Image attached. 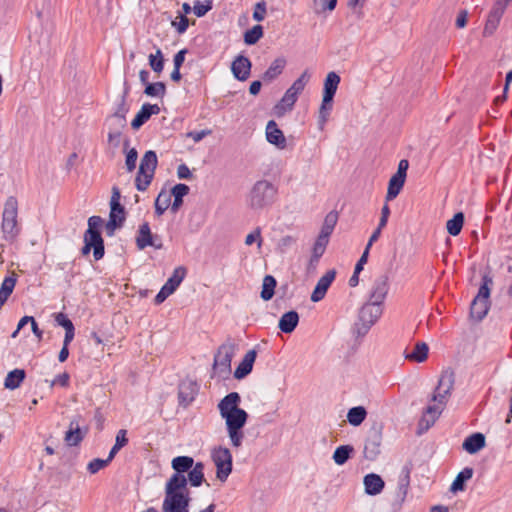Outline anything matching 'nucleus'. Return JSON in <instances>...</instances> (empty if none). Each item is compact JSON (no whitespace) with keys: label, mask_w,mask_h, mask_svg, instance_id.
<instances>
[{"label":"nucleus","mask_w":512,"mask_h":512,"mask_svg":"<svg viewBox=\"0 0 512 512\" xmlns=\"http://www.w3.org/2000/svg\"><path fill=\"white\" fill-rule=\"evenodd\" d=\"M241 397L237 392H230L218 403L220 416L225 420L226 429L233 447H240L244 439L242 431L248 413L239 407Z\"/></svg>","instance_id":"obj_1"},{"label":"nucleus","mask_w":512,"mask_h":512,"mask_svg":"<svg viewBox=\"0 0 512 512\" xmlns=\"http://www.w3.org/2000/svg\"><path fill=\"white\" fill-rule=\"evenodd\" d=\"M190 496L187 479L171 476L165 485L163 512H189Z\"/></svg>","instance_id":"obj_2"},{"label":"nucleus","mask_w":512,"mask_h":512,"mask_svg":"<svg viewBox=\"0 0 512 512\" xmlns=\"http://www.w3.org/2000/svg\"><path fill=\"white\" fill-rule=\"evenodd\" d=\"M102 224L103 219L100 216H91L88 219V229L84 233V245L81 253L88 255L93 250L95 261L101 260L105 254L104 240L100 233Z\"/></svg>","instance_id":"obj_3"},{"label":"nucleus","mask_w":512,"mask_h":512,"mask_svg":"<svg viewBox=\"0 0 512 512\" xmlns=\"http://www.w3.org/2000/svg\"><path fill=\"white\" fill-rule=\"evenodd\" d=\"M278 188L272 182L262 179L256 181L247 197L248 206L253 210H261L271 206L277 197Z\"/></svg>","instance_id":"obj_4"},{"label":"nucleus","mask_w":512,"mask_h":512,"mask_svg":"<svg viewBox=\"0 0 512 512\" xmlns=\"http://www.w3.org/2000/svg\"><path fill=\"white\" fill-rule=\"evenodd\" d=\"M236 352V344L232 339H227L219 346L214 355L211 377L226 380L231 375V362Z\"/></svg>","instance_id":"obj_5"},{"label":"nucleus","mask_w":512,"mask_h":512,"mask_svg":"<svg viewBox=\"0 0 512 512\" xmlns=\"http://www.w3.org/2000/svg\"><path fill=\"white\" fill-rule=\"evenodd\" d=\"M310 73L305 70L286 90L280 101L274 106V112L278 117L283 116L286 112L291 111L310 80Z\"/></svg>","instance_id":"obj_6"},{"label":"nucleus","mask_w":512,"mask_h":512,"mask_svg":"<svg viewBox=\"0 0 512 512\" xmlns=\"http://www.w3.org/2000/svg\"><path fill=\"white\" fill-rule=\"evenodd\" d=\"M383 313L382 306L368 301L359 310L352 332L356 338L364 337Z\"/></svg>","instance_id":"obj_7"},{"label":"nucleus","mask_w":512,"mask_h":512,"mask_svg":"<svg viewBox=\"0 0 512 512\" xmlns=\"http://www.w3.org/2000/svg\"><path fill=\"white\" fill-rule=\"evenodd\" d=\"M17 217L18 201L16 197L10 196L5 201L1 223L3 237L7 241H13L20 232Z\"/></svg>","instance_id":"obj_8"},{"label":"nucleus","mask_w":512,"mask_h":512,"mask_svg":"<svg viewBox=\"0 0 512 512\" xmlns=\"http://www.w3.org/2000/svg\"><path fill=\"white\" fill-rule=\"evenodd\" d=\"M211 458L216 466V477L225 482L232 472L233 459L230 450L223 446L212 449Z\"/></svg>","instance_id":"obj_9"},{"label":"nucleus","mask_w":512,"mask_h":512,"mask_svg":"<svg viewBox=\"0 0 512 512\" xmlns=\"http://www.w3.org/2000/svg\"><path fill=\"white\" fill-rule=\"evenodd\" d=\"M199 384L192 379H184L178 385L179 406L187 408L196 399L199 393Z\"/></svg>","instance_id":"obj_10"},{"label":"nucleus","mask_w":512,"mask_h":512,"mask_svg":"<svg viewBox=\"0 0 512 512\" xmlns=\"http://www.w3.org/2000/svg\"><path fill=\"white\" fill-rule=\"evenodd\" d=\"M454 385V373L452 371H445L442 373L438 385L435 388V392L433 394L432 400L435 402H439L440 404H445L447 401V397L450 395V392Z\"/></svg>","instance_id":"obj_11"},{"label":"nucleus","mask_w":512,"mask_h":512,"mask_svg":"<svg viewBox=\"0 0 512 512\" xmlns=\"http://www.w3.org/2000/svg\"><path fill=\"white\" fill-rule=\"evenodd\" d=\"M389 291V278L386 274H381L375 278L370 293L369 301L380 306L383 305Z\"/></svg>","instance_id":"obj_12"},{"label":"nucleus","mask_w":512,"mask_h":512,"mask_svg":"<svg viewBox=\"0 0 512 512\" xmlns=\"http://www.w3.org/2000/svg\"><path fill=\"white\" fill-rule=\"evenodd\" d=\"M252 63L248 57L238 55L231 64L233 76L239 81H246L251 72Z\"/></svg>","instance_id":"obj_13"},{"label":"nucleus","mask_w":512,"mask_h":512,"mask_svg":"<svg viewBox=\"0 0 512 512\" xmlns=\"http://www.w3.org/2000/svg\"><path fill=\"white\" fill-rule=\"evenodd\" d=\"M336 272L335 270H329L327 271L323 276L320 277L318 280L312 294H311V301L312 302H319L322 300L330 287L331 283L335 279Z\"/></svg>","instance_id":"obj_14"},{"label":"nucleus","mask_w":512,"mask_h":512,"mask_svg":"<svg viewBox=\"0 0 512 512\" xmlns=\"http://www.w3.org/2000/svg\"><path fill=\"white\" fill-rule=\"evenodd\" d=\"M159 113L160 107L157 104L144 103L131 122L132 129L138 130L150 119L152 115H157Z\"/></svg>","instance_id":"obj_15"},{"label":"nucleus","mask_w":512,"mask_h":512,"mask_svg":"<svg viewBox=\"0 0 512 512\" xmlns=\"http://www.w3.org/2000/svg\"><path fill=\"white\" fill-rule=\"evenodd\" d=\"M506 8H507L506 6H504L501 2L496 0L491 11L489 12V15L487 17V21H486V24L484 27V33L486 35H490L496 30Z\"/></svg>","instance_id":"obj_16"},{"label":"nucleus","mask_w":512,"mask_h":512,"mask_svg":"<svg viewBox=\"0 0 512 512\" xmlns=\"http://www.w3.org/2000/svg\"><path fill=\"white\" fill-rule=\"evenodd\" d=\"M125 219V208H110L109 219L105 224L107 236H113L115 230L123 226Z\"/></svg>","instance_id":"obj_17"},{"label":"nucleus","mask_w":512,"mask_h":512,"mask_svg":"<svg viewBox=\"0 0 512 512\" xmlns=\"http://www.w3.org/2000/svg\"><path fill=\"white\" fill-rule=\"evenodd\" d=\"M266 139L270 144L275 145L279 149L286 147V138L274 120L268 121L266 125Z\"/></svg>","instance_id":"obj_18"},{"label":"nucleus","mask_w":512,"mask_h":512,"mask_svg":"<svg viewBox=\"0 0 512 512\" xmlns=\"http://www.w3.org/2000/svg\"><path fill=\"white\" fill-rule=\"evenodd\" d=\"M382 441L381 433L372 432L366 439L364 445V457L368 460H374L380 454V445Z\"/></svg>","instance_id":"obj_19"},{"label":"nucleus","mask_w":512,"mask_h":512,"mask_svg":"<svg viewBox=\"0 0 512 512\" xmlns=\"http://www.w3.org/2000/svg\"><path fill=\"white\" fill-rule=\"evenodd\" d=\"M136 245L138 249L143 250L148 246H153L156 249L162 248V244H156L153 241L151 229L148 222H144L139 226L138 235L136 237Z\"/></svg>","instance_id":"obj_20"},{"label":"nucleus","mask_w":512,"mask_h":512,"mask_svg":"<svg viewBox=\"0 0 512 512\" xmlns=\"http://www.w3.org/2000/svg\"><path fill=\"white\" fill-rule=\"evenodd\" d=\"M256 356H257V352L255 349L249 350L244 355L242 361L239 363V365L237 366V368L234 371V377L236 379H238V380L243 379L248 374L251 373Z\"/></svg>","instance_id":"obj_21"},{"label":"nucleus","mask_w":512,"mask_h":512,"mask_svg":"<svg viewBox=\"0 0 512 512\" xmlns=\"http://www.w3.org/2000/svg\"><path fill=\"white\" fill-rule=\"evenodd\" d=\"M363 484L365 487V493L371 496L380 494L385 486L383 479L375 473L365 475Z\"/></svg>","instance_id":"obj_22"},{"label":"nucleus","mask_w":512,"mask_h":512,"mask_svg":"<svg viewBox=\"0 0 512 512\" xmlns=\"http://www.w3.org/2000/svg\"><path fill=\"white\" fill-rule=\"evenodd\" d=\"M444 405L445 404H440L439 402H437V404L429 405L426 408L425 414L421 418L419 425L424 427L425 430L429 429L441 415Z\"/></svg>","instance_id":"obj_23"},{"label":"nucleus","mask_w":512,"mask_h":512,"mask_svg":"<svg viewBox=\"0 0 512 512\" xmlns=\"http://www.w3.org/2000/svg\"><path fill=\"white\" fill-rule=\"evenodd\" d=\"M195 464L194 459L190 456H177L172 462V469L175 471L171 476H180V478H186L184 473L188 472Z\"/></svg>","instance_id":"obj_24"},{"label":"nucleus","mask_w":512,"mask_h":512,"mask_svg":"<svg viewBox=\"0 0 512 512\" xmlns=\"http://www.w3.org/2000/svg\"><path fill=\"white\" fill-rule=\"evenodd\" d=\"M485 446V436L482 433L476 432L468 436L463 444L462 448L469 454H475Z\"/></svg>","instance_id":"obj_25"},{"label":"nucleus","mask_w":512,"mask_h":512,"mask_svg":"<svg viewBox=\"0 0 512 512\" xmlns=\"http://www.w3.org/2000/svg\"><path fill=\"white\" fill-rule=\"evenodd\" d=\"M127 94L128 90H125L124 93L120 96L118 102L115 104V109L113 112V117L117 119L118 126L120 128H124L126 126V115L129 111V106L126 101Z\"/></svg>","instance_id":"obj_26"},{"label":"nucleus","mask_w":512,"mask_h":512,"mask_svg":"<svg viewBox=\"0 0 512 512\" xmlns=\"http://www.w3.org/2000/svg\"><path fill=\"white\" fill-rule=\"evenodd\" d=\"M299 323V315L296 311L291 310L284 313L280 320L278 327L283 333H292Z\"/></svg>","instance_id":"obj_27"},{"label":"nucleus","mask_w":512,"mask_h":512,"mask_svg":"<svg viewBox=\"0 0 512 512\" xmlns=\"http://www.w3.org/2000/svg\"><path fill=\"white\" fill-rule=\"evenodd\" d=\"M490 300L474 298L470 306V315L476 321H481L487 315Z\"/></svg>","instance_id":"obj_28"},{"label":"nucleus","mask_w":512,"mask_h":512,"mask_svg":"<svg viewBox=\"0 0 512 512\" xmlns=\"http://www.w3.org/2000/svg\"><path fill=\"white\" fill-rule=\"evenodd\" d=\"M84 438L77 419L70 421L69 429L65 433V441L69 446H77Z\"/></svg>","instance_id":"obj_29"},{"label":"nucleus","mask_w":512,"mask_h":512,"mask_svg":"<svg viewBox=\"0 0 512 512\" xmlns=\"http://www.w3.org/2000/svg\"><path fill=\"white\" fill-rule=\"evenodd\" d=\"M157 164H158V159H157L156 152L153 150L146 151L140 161V166H139L140 174H145V173L154 174Z\"/></svg>","instance_id":"obj_30"},{"label":"nucleus","mask_w":512,"mask_h":512,"mask_svg":"<svg viewBox=\"0 0 512 512\" xmlns=\"http://www.w3.org/2000/svg\"><path fill=\"white\" fill-rule=\"evenodd\" d=\"M340 81V76L336 72H329L324 80L323 96L334 99Z\"/></svg>","instance_id":"obj_31"},{"label":"nucleus","mask_w":512,"mask_h":512,"mask_svg":"<svg viewBox=\"0 0 512 512\" xmlns=\"http://www.w3.org/2000/svg\"><path fill=\"white\" fill-rule=\"evenodd\" d=\"M473 469L471 467H465L462 469L451 484L450 491L457 493L463 491L466 486V482L473 476Z\"/></svg>","instance_id":"obj_32"},{"label":"nucleus","mask_w":512,"mask_h":512,"mask_svg":"<svg viewBox=\"0 0 512 512\" xmlns=\"http://www.w3.org/2000/svg\"><path fill=\"white\" fill-rule=\"evenodd\" d=\"M187 483L189 482L192 487H199L205 480L204 477V464L196 462L193 467L187 472Z\"/></svg>","instance_id":"obj_33"},{"label":"nucleus","mask_w":512,"mask_h":512,"mask_svg":"<svg viewBox=\"0 0 512 512\" xmlns=\"http://www.w3.org/2000/svg\"><path fill=\"white\" fill-rule=\"evenodd\" d=\"M286 60L283 57L276 58L263 74L264 81H272L276 79L284 70Z\"/></svg>","instance_id":"obj_34"},{"label":"nucleus","mask_w":512,"mask_h":512,"mask_svg":"<svg viewBox=\"0 0 512 512\" xmlns=\"http://www.w3.org/2000/svg\"><path fill=\"white\" fill-rule=\"evenodd\" d=\"M189 187L186 184H176L171 192V197H174V201L171 204V210L173 212H177L180 208V206L183 204V197L186 196L189 193Z\"/></svg>","instance_id":"obj_35"},{"label":"nucleus","mask_w":512,"mask_h":512,"mask_svg":"<svg viewBox=\"0 0 512 512\" xmlns=\"http://www.w3.org/2000/svg\"><path fill=\"white\" fill-rule=\"evenodd\" d=\"M25 376L26 373L23 369H14L10 371L4 380V387L10 390L17 389L24 381Z\"/></svg>","instance_id":"obj_36"},{"label":"nucleus","mask_w":512,"mask_h":512,"mask_svg":"<svg viewBox=\"0 0 512 512\" xmlns=\"http://www.w3.org/2000/svg\"><path fill=\"white\" fill-rule=\"evenodd\" d=\"M186 276V268L183 266L176 267L172 275L168 278L166 283L163 285L165 288L173 294L179 287Z\"/></svg>","instance_id":"obj_37"},{"label":"nucleus","mask_w":512,"mask_h":512,"mask_svg":"<svg viewBox=\"0 0 512 512\" xmlns=\"http://www.w3.org/2000/svg\"><path fill=\"white\" fill-rule=\"evenodd\" d=\"M367 417V410L363 406H355L348 410L347 421L350 425L357 427L361 425Z\"/></svg>","instance_id":"obj_38"},{"label":"nucleus","mask_w":512,"mask_h":512,"mask_svg":"<svg viewBox=\"0 0 512 512\" xmlns=\"http://www.w3.org/2000/svg\"><path fill=\"white\" fill-rule=\"evenodd\" d=\"M428 351L429 348L425 342H418L416 343L412 352L405 354V358L417 363H421L427 359Z\"/></svg>","instance_id":"obj_39"},{"label":"nucleus","mask_w":512,"mask_h":512,"mask_svg":"<svg viewBox=\"0 0 512 512\" xmlns=\"http://www.w3.org/2000/svg\"><path fill=\"white\" fill-rule=\"evenodd\" d=\"M354 453V447L352 445H341L338 446L332 456V459L337 465H344Z\"/></svg>","instance_id":"obj_40"},{"label":"nucleus","mask_w":512,"mask_h":512,"mask_svg":"<svg viewBox=\"0 0 512 512\" xmlns=\"http://www.w3.org/2000/svg\"><path fill=\"white\" fill-rule=\"evenodd\" d=\"M405 183V178L393 175L388 183V189L386 194V201L395 199L400 191L402 190Z\"/></svg>","instance_id":"obj_41"},{"label":"nucleus","mask_w":512,"mask_h":512,"mask_svg":"<svg viewBox=\"0 0 512 512\" xmlns=\"http://www.w3.org/2000/svg\"><path fill=\"white\" fill-rule=\"evenodd\" d=\"M404 475L400 476L397 486L396 496L400 502H404L410 485V470L408 468H404Z\"/></svg>","instance_id":"obj_42"},{"label":"nucleus","mask_w":512,"mask_h":512,"mask_svg":"<svg viewBox=\"0 0 512 512\" xmlns=\"http://www.w3.org/2000/svg\"><path fill=\"white\" fill-rule=\"evenodd\" d=\"M277 285L276 279L272 275H266L262 283L261 298L264 301H269L275 294V287Z\"/></svg>","instance_id":"obj_43"},{"label":"nucleus","mask_w":512,"mask_h":512,"mask_svg":"<svg viewBox=\"0 0 512 512\" xmlns=\"http://www.w3.org/2000/svg\"><path fill=\"white\" fill-rule=\"evenodd\" d=\"M464 224V214L462 212L456 213L450 220L447 221L446 228L450 235L457 236L460 234Z\"/></svg>","instance_id":"obj_44"},{"label":"nucleus","mask_w":512,"mask_h":512,"mask_svg":"<svg viewBox=\"0 0 512 512\" xmlns=\"http://www.w3.org/2000/svg\"><path fill=\"white\" fill-rule=\"evenodd\" d=\"M338 221V214L336 212H330L326 215L323 225L320 230V235L330 238L334 228Z\"/></svg>","instance_id":"obj_45"},{"label":"nucleus","mask_w":512,"mask_h":512,"mask_svg":"<svg viewBox=\"0 0 512 512\" xmlns=\"http://www.w3.org/2000/svg\"><path fill=\"white\" fill-rule=\"evenodd\" d=\"M171 205V194L162 190L155 200V213L161 216Z\"/></svg>","instance_id":"obj_46"},{"label":"nucleus","mask_w":512,"mask_h":512,"mask_svg":"<svg viewBox=\"0 0 512 512\" xmlns=\"http://www.w3.org/2000/svg\"><path fill=\"white\" fill-rule=\"evenodd\" d=\"M127 443H128L127 430L120 429L116 434L115 444L113 445V447L111 448V450L108 454L110 459L113 460L114 457L116 456V454L119 452V450L122 449L124 446H126Z\"/></svg>","instance_id":"obj_47"},{"label":"nucleus","mask_w":512,"mask_h":512,"mask_svg":"<svg viewBox=\"0 0 512 512\" xmlns=\"http://www.w3.org/2000/svg\"><path fill=\"white\" fill-rule=\"evenodd\" d=\"M144 93L150 97L163 98L166 94V85L164 82L147 83Z\"/></svg>","instance_id":"obj_48"},{"label":"nucleus","mask_w":512,"mask_h":512,"mask_svg":"<svg viewBox=\"0 0 512 512\" xmlns=\"http://www.w3.org/2000/svg\"><path fill=\"white\" fill-rule=\"evenodd\" d=\"M263 36V27L261 25H254L244 33V42L247 45L256 44Z\"/></svg>","instance_id":"obj_49"},{"label":"nucleus","mask_w":512,"mask_h":512,"mask_svg":"<svg viewBox=\"0 0 512 512\" xmlns=\"http://www.w3.org/2000/svg\"><path fill=\"white\" fill-rule=\"evenodd\" d=\"M333 107V99L329 97H322V103L319 109V124L324 126L327 122L329 114Z\"/></svg>","instance_id":"obj_50"},{"label":"nucleus","mask_w":512,"mask_h":512,"mask_svg":"<svg viewBox=\"0 0 512 512\" xmlns=\"http://www.w3.org/2000/svg\"><path fill=\"white\" fill-rule=\"evenodd\" d=\"M492 284H493V280L490 277V275L484 274L482 276V282L479 287L478 293L475 297L479 298V299L489 300Z\"/></svg>","instance_id":"obj_51"},{"label":"nucleus","mask_w":512,"mask_h":512,"mask_svg":"<svg viewBox=\"0 0 512 512\" xmlns=\"http://www.w3.org/2000/svg\"><path fill=\"white\" fill-rule=\"evenodd\" d=\"M149 65L156 73H161L164 68V58L161 49H157L155 54L149 55Z\"/></svg>","instance_id":"obj_52"},{"label":"nucleus","mask_w":512,"mask_h":512,"mask_svg":"<svg viewBox=\"0 0 512 512\" xmlns=\"http://www.w3.org/2000/svg\"><path fill=\"white\" fill-rule=\"evenodd\" d=\"M153 177H154V174H151V173L140 174V170H138V173H137V176L135 179L136 189L141 192L145 191L148 188V186L150 185L151 181L153 180Z\"/></svg>","instance_id":"obj_53"},{"label":"nucleus","mask_w":512,"mask_h":512,"mask_svg":"<svg viewBox=\"0 0 512 512\" xmlns=\"http://www.w3.org/2000/svg\"><path fill=\"white\" fill-rule=\"evenodd\" d=\"M328 242H329L328 237H325L320 234L318 235V237L314 243V246H313V257L315 259L320 258L324 254Z\"/></svg>","instance_id":"obj_54"},{"label":"nucleus","mask_w":512,"mask_h":512,"mask_svg":"<svg viewBox=\"0 0 512 512\" xmlns=\"http://www.w3.org/2000/svg\"><path fill=\"white\" fill-rule=\"evenodd\" d=\"M212 7V0H205L204 3L196 0L193 6V12L198 18H200L205 16L212 9Z\"/></svg>","instance_id":"obj_55"},{"label":"nucleus","mask_w":512,"mask_h":512,"mask_svg":"<svg viewBox=\"0 0 512 512\" xmlns=\"http://www.w3.org/2000/svg\"><path fill=\"white\" fill-rule=\"evenodd\" d=\"M112 459L108 456L106 459L95 458L88 463L87 470L91 474H96L98 471L106 467Z\"/></svg>","instance_id":"obj_56"},{"label":"nucleus","mask_w":512,"mask_h":512,"mask_svg":"<svg viewBox=\"0 0 512 512\" xmlns=\"http://www.w3.org/2000/svg\"><path fill=\"white\" fill-rule=\"evenodd\" d=\"M138 152L135 148H131L126 153L125 166L128 172H132L136 168Z\"/></svg>","instance_id":"obj_57"},{"label":"nucleus","mask_w":512,"mask_h":512,"mask_svg":"<svg viewBox=\"0 0 512 512\" xmlns=\"http://www.w3.org/2000/svg\"><path fill=\"white\" fill-rule=\"evenodd\" d=\"M178 18H179V21L174 20V21H172L171 24L176 29L178 34H183L187 31V28L189 26V21H188V18L183 14H179Z\"/></svg>","instance_id":"obj_58"},{"label":"nucleus","mask_w":512,"mask_h":512,"mask_svg":"<svg viewBox=\"0 0 512 512\" xmlns=\"http://www.w3.org/2000/svg\"><path fill=\"white\" fill-rule=\"evenodd\" d=\"M55 322L63 327L65 330L74 329L73 322L68 318V316L62 312L56 313L54 316Z\"/></svg>","instance_id":"obj_59"},{"label":"nucleus","mask_w":512,"mask_h":512,"mask_svg":"<svg viewBox=\"0 0 512 512\" xmlns=\"http://www.w3.org/2000/svg\"><path fill=\"white\" fill-rule=\"evenodd\" d=\"M16 281L17 278L15 275L6 277L1 284L0 291H2L3 293L6 292L11 295L15 288Z\"/></svg>","instance_id":"obj_60"},{"label":"nucleus","mask_w":512,"mask_h":512,"mask_svg":"<svg viewBox=\"0 0 512 512\" xmlns=\"http://www.w3.org/2000/svg\"><path fill=\"white\" fill-rule=\"evenodd\" d=\"M266 14V2L260 1L256 3L254 12H253V19L260 22L263 21Z\"/></svg>","instance_id":"obj_61"},{"label":"nucleus","mask_w":512,"mask_h":512,"mask_svg":"<svg viewBox=\"0 0 512 512\" xmlns=\"http://www.w3.org/2000/svg\"><path fill=\"white\" fill-rule=\"evenodd\" d=\"M257 240H258V246L260 247L262 244V239H261V232H260L259 228L255 229L253 232L249 233L246 236L245 244L252 245Z\"/></svg>","instance_id":"obj_62"},{"label":"nucleus","mask_w":512,"mask_h":512,"mask_svg":"<svg viewBox=\"0 0 512 512\" xmlns=\"http://www.w3.org/2000/svg\"><path fill=\"white\" fill-rule=\"evenodd\" d=\"M210 134L211 130L205 129L200 131H190L187 133V137L193 139V141L197 143Z\"/></svg>","instance_id":"obj_63"},{"label":"nucleus","mask_w":512,"mask_h":512,"mask_svg":"<svg viewBox=\"0 0 512 512\" xmlns=\"http://www.w3.org/2000/svg\"><path fill=\"white\" fill-rule=\"evenodd\" d=\"M369 251L370 250H368V249H364L361 257L359 258V260L357 261V263L355 265V268H354L355 274H360V272L363 270L364 265L368 261Z\"/></svg>","instance_id":"obj_64"}]
</instances>
